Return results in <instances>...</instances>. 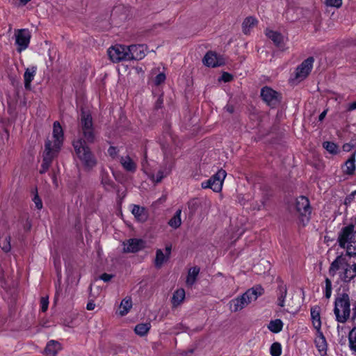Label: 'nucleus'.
Listing matches in <instances>:
<instances>
[{"instance_id": "obj_4", "label": "nucleus", "mask_w": 356, "mask_h": 356, "mask_svg": "<svg viewBox=\"0 0 356 356\" xmlns=\"http://www.w3.org/2000/svg\"><path fill=\"white\" fill-rule=\"evenodd\" d=\"M334 314L339 323H346L350 315V300L348 293H339L334 300Z\"/></svg>"}, {"instance_id": "obj_24", "label": "nucleus", "mask_w": 356, "mask_h": 356, "mask_svg": "<svg viewBox=\"0 0 356 356\" xmlns=\"http://www.w3.org/2000/svg\"><path fill=\"white\" fill-rule=\"evenodd\" d=\"M200 268L194 266L188 270L186 283L188 286H193L196 281L197 277L200 273Z\"/></svg>"}, {"instance_id": "obj_55", "label": "nucleus", "mask_w": 356, "mask_h": 356, "mask_svg": "<svg viewBox=\"0 0 356 356\" xmlns=\"http://www.w3.org/2000/svg\"><path fill=\"white\" fill-rule=\"evenodd\" d=\"M325 115H326V111H324L323 112H322V113L320 114V115H319V117H318V120H319L320 121H322V120L324 119V118L325 117Z\"/></svg>"}, {"instance_id": "obj_7", "label": "nucleus", "mask_w": 356, "mask_h": 356, "mask_svg": "<svg viewBox=\"0 0 356 356\" xmlns=\"http://www.w3.org/2000/svg\"><path fill=\"white\" fill-rule=\"evenodd\" d=\"M127 46L115 44L108 49V55L113 63L129 61Z\"/></svg>"}, {"instance_id": "obj_46", "label": "nucleus", "mask_w": 356, "mask_h": 356, "mask_svg": "<svg viewBox=\"0 0 356 356\" xmlns=\"http://www.w3.org/2000/svg\"><path fill=\"white\" fill-rule=\"evenodd\" d=\"M33 201L35 203V207L38 209H41L42 208V202L41 199L39 197L38 193L35 195Z\"/></svg>"}, {"instance_id": "obj_6", "label": "nucleus", "mask_w": 356, "mask_h": 356, "mask_svg": "<svg viewBox=\"0 0 356 356\" xmlns=\"http://www.w3.org/2000/svg\"><path fill=\"white\" fill-rule=\"evenodd\" d=\"M226 175V171L220 169L216 174L211 176L210 179L202 181L201 186L202 188H211L216 193L220 192Z\"/></svg>"}, {"instance_id": "obj_31", "label": "nucleus", "mask_w": 356, "mask_h": 356, "mask_svg": "<svg viewBox=\"0 0 356 356\" xmlns=\"http://www.w3.org/2000/svg\"><path fill=\"white\" fill-rule=\"evenodd\" d=\"M181 210L178 209L176 211V213H175V215L173 216V217L169 220L168 225L171 227H172L174 229H177L180 227V225L181 224Z\"/></svg>"}, {"instance_id": "obj_12", "label": "nucleus", "mask_w": 356, "mask_h": 356, "mask_svg": "<svg viewBox=\"0 0 356 356\" xmlns=\"http://www.w3.org/2000/svg\"><path fill=\"white\" fill-rule=\"evenodd\" d=\"M129 60H141L145 56V47L143 44H133L127 46Z\"/></svg>"}, {"instance_id": "obj_11", "label": "nucleus", "mask_w": 356, "mask_h": 356, "mask_svg": "<svg viewBox=\"0 0 356 356\" xmlns=\"http://www.w3.org/2000/svg\"><path fill=\"white\" fill-rule=\"evenodd\" d=\"M314 59L313 57H309L302 62L296 70L295 78L298 81L304 80L310 73L314 63Z\"/></svg>"}, {"instance_id": "obj_25", "label": "nucleus", "mask_w": 356, "mask_h": 356, "mask_svg": "<svg viewBox=\"0 0 356 356\" xmlns=\"http://www.w3.org/2000/svg\"><path fill=\"white\" fill-rule=\"evenodd\" d=\"M168 255L163 252L161 249H158L156 252V257L154 259V266L156 268H161L163 264L169 259Z\"/></svg>"}, {"instance_id": "obj_32", "label": "nucleus", "mask_w": 356, "mask_h": 356, "mask_svg": "<svg viewBox=\"0 0 356 356\" xmlns=\"http://www.w3.org/2000/svg\"><path fill=\"white\" fill-rule=\"evenodd\" d=\"M102 184L104 186V188L107 191H111L114 188V182L110 178L108 175L105 172L102 173Z\"/></svg>"}, {"instance_id": "obj_44", "label": "nucleus", "mask_w": 356, "mask_h": 356, "mask_svg": "<svg viewBox=\"0 0 356 356\" xmlns=\"http://www.w3.org/2000/svg\"><path fill=\"white\" fill-rule=\"evenodd\" d=\"M188 209L192 213L195 212L197 209L199 207V204L197 200H192L190 202H188Z\"/></svg>"}, {"instance_id": "obj_2", "label": "nucleus", "mask_w": 356, "mask_h": 356, "mask_svg": "<svg viewBox=\"0 0 356 356\" xmlns=\"http://www.w3.org/2000/svg\"><path fill=\"white\" fill-rule=\"evenodd\" d=\"M63 141V129L58 122H55L53 128V140H47L44 145L43 160L40 173L43 174L48 170L54 158L56 156L60 151Z\"/></svg>"}, {"instance_id": "obj_29", "label": "nucleus", "mask_w": 356, "mask_h": 356, "mask_svg": "<svg viewBox=\"0 0 356 356\" xmlns=\"http://www.w3.org/2000/svg\"><path fill=\"white\" fill-rule=\"evenodd\" d=\"M355 155L353 154L345 163V169L343 172L347 175H353L355 170Z\"/></svg>"}, {"instance_id": "obj_41", "label": "nucleus", "mask_w": 356, "mask_h": 356, "mask_svg": "<svg viewBox=\"0 0 356 356\" xmlns=\"http://www.w3.org/2000/svg\"><path fill=\"white\" fill-rule=\"evenodd\" d=\"M325 291H324L325 297L327 299H329L331 297L332 291V282L329 278L326 277L325 280Z\"/></svg>"}, {"instance_id": "obj_54", "label": "nucleus", "mask_w": 356, "mask_h": 356, "mask_svg": "<svg viewBox=\"0 0 356 356\" xmlns=\"http://www.w3.org/2000/svg\"><path fill=\"white\" fill-rule=\"evenodd\" d=\"M225 109L230 113H232L234 112V107L231 105H227L225 106Z\"/></svg>"}, {"instance_id": "obj_47", "label": "nucleus", "mask_w": 356, "mask_h": 356, "mask_svg": "<svg viewBox=\"0 0 356 356\" xmlns=\"http://www.w3.org/2000/svg\"><path fill=\"white\" fill-rule=\"evenodd\" d=\"M113 275L111 274L108 273H103L100 276V279L102 280L104 282H107L110 281L113 278Z\"/></svg>"}, {"instance_id": "obj_10", "label": "nucleus", "mask_w": 356, "mask_h": 356, "mask_svg": "<svg viewBox=\"0 0 356 356\" xmlns=\"http://www.w3.org/2000/svg\"><path fill=\"white\" fill-rule=\"evenodd\" d=\"M15 43L17 45V51L21 52L25 50L29 44L31 33L26 29H17L15 31Z\"/></svg>"}, {"instance_id": "obj_33", "label": "nucleus", "mask_w": 356, "mask_h": 356, "mask_svg": "<svg viewBox=\"0 0 356 356\" xmlns=\"http://www.w3.org/2000/svg\"><path fill=\"white\" fill-rule=\"evenodd\" d=\"M283 327V323L280 319L270 321L268 328L273 333L280 332Z\"/></svg>"}, {"instance_id": "obj_39", "label": "nucleus", "mask_w": 356, "mask_h": 356, "mask_svg": "<svg viewBox=\"0 0 356 356\" xmlns=\"http://www.w3.org/2000/svg\"><path fill=\"white\" fill-rule=\"evenodd\" d=\"M323 147L330 153L331 154H337L338 151V147L337 145L332 142H324L323 144Z\"/></svg>"}, {"instance_id": "obj_35", "label": "nucleus", "mask_w": 356, "mask_h": 356, "mask_svg": "<svg viewBox=\"0 0 356 356\" xmlns=\"http://www.w3.org/2000/svg\"><path fill=\"white\" fill-rule=\"evenodd\" d=\"M170 168L161 169L157 172L156 175H152L151 178L153 181L159 183L170 172Z\"/></svg>"}, {"instance_id": "obj_20", "label": "nucleus", "mask_w": 356, "mask_h": 356, "mask_svg": "<svg viewBox=\"0 0 356 356\" xmlns=\"http://www.w3.org/2000/svg\"><path fill=\"white\" fill-rule=\"evenodd\" d=\"M120 162L126 171L134 172L136 170V163L129 156H121Z\"/></svg>"}, {"instance_id": "obj_37", "label": "nucleus", "mask_w": 356, "mask_h": 356, "mask_svg": "<svg viewBox=\"0 0 356 356\" xmlns=\"http://www.w3.org/2000/svg\"><path fill=\"white\" fill-rule=\"evenodd\" d=\"M10 241V236L0 238V247L5 252H8L10 250L11 245Z\"/></svg>"}, {"instance_id": "obj_30", "label": "nucleus", "mask_w": 356, "mask_h": 356, "mask_svg": "<svg viewBox=\"0 0 356 356\" xmlns=\"http://www.w3.org/2000/svg\"><path fill=\"white\" fill-rule=\"evenodd\" d=\"M185 298V291L183 289L176 290L172 296V302L175 306L179 305Z\"/></svg>"}, {"instance_id": "obj_56", "label": "nucleus", "mask_w": 356, "mask_h": 356, "mask_svg": "<svg viewBox=\"0 0 356 356\" xmlns=\"http://www.w3.org/2000/svg\"><path fill=\"white\" fill-rule=\"evenodd\" d=\"M20 2L23 4V5H26L28 2H29L31 0H19Z\"/></svg>"}, {"instance_id": "obj_48", "label": "nucleus", "mask_w": 356, "mask_h": 356, "mask_svg": "<svg viewBox=\"0 0 356 356\" xmlns=\"http://www.w3.org/2000/svg\"><path fill=\"white\" fill-rule=\"evenodd\" d=\"M232 79H233L232 75H231L230 74H229L227 72H224L222 75V80L224 81L225 82H229V81H232Z\"/></svg>"}, {"instance_id": "obj_26", "label": "nucleus", "mask_w": 356, "mask_h": 356, "mask_svg": "<svg viewBox=\"0 0 356 356\" xmlns=\"http://www.w3.org/2000/svg\"><path fill=\"white\" fill-rule=\"evenodd\" d=\"M132 307V300L131 297H125L120 305L119 314L122 316L126 315Z\"/></svg>"}, {"instance_id": "obj_50", "label": "nucleus", "mask_w": 356, "mask_h": 356, "mask_svg": "<svg viewBox=\"0 0 356 356\" xmlns=\"http://www.w3.org/2000/svg\"><path fill=\"white\" fill-rule=\"evenodd\" d=\"M108 152L111 156H114L117 154L116 148L114 147H110Z\"/></svg>"}, {"instance_id": "obj_38", "label": "nucleus", "mask_w": 356, "mask_h": 356, "mask_svg": "<svg viewBox=\"0 0 356 356\" xmlns=\"http://www.w3.org/2000/svg\"><path fill=\"white\" fill-rule=\"evenodd\" d=\"M270 355L272 356H280L282 353V347L280 343H273L270 349Z\"/></svg>"}, {"instance_id": "obj_52", "label": "nucleus", "mask_w": 356, "mask_h": 356, "mask_svg": "<svg viewBox=\"0 0 356 356\" xmlns=\"http://www.w3.org/2000/svg\"><path fill=\"white\" fill-rule=\"evenodd\" d=\"M171 250H172V245H166V247H165V254L168 255L169 257H170V254H171Z\"/></svg>"}, {"instance_id": "obj_40", "label": "nucleus", "mask_w": 356, "mask_h": 356, "mask_svg": "<svg viewBox=\"0 0 356 356\" xmlns=\"http://www.w3.org/2000/svg\"><path fill=\"white\" fill-rule=\"evenodd\" d=\"M349 256L356 255V237L345 248Z\"/></svg>"}, {"instance_id": "obj_17", "label": "nucleus", "mask_w": 356, "mask_h": 356, "mask_svg": "<svg viewBox=\"0 0 356 356\" xmlns=\"http://www.w3.org/2000/svg\"><path fill=\"white\" fill-rule=\"evenodd\" d=\"M314 343L318 351L321 355H325L327 352V344L326 339L323 335L321 330L319 331H316V337L314 340Z\"/></svg>"}, {"instance_id": "obj_1", "label": "nucleus", "mask_w": 356, "mask_h": 356, "mask_svg": "<svg viewBox=\"0 0 356 356\" xmlns=\"http://www.w3.org/2000/svg\"><path fill=\"white\" fill-rule=\"evenodd\" d=\"M80 131L83 138H79L73 142V147L77 157L82 163L86 170H90L97 165V159L86 142L92 143L95 134L91 115L83 110L81 111L80 121Z\"/></svg>"}, {"instance_id": "obj_51", "label": "nucleus", "mask_w": 356, "mask_h": 356, "mask_svg": "<svg viewBox=\"0 0 356 356\" xmlns=\"http://www.w3.org/2000/svg\"><path fill=\"white\" fill-rule=\"evenodd\" d=\"M95 307V304L93 302H89L87 304L86 309L88 310H93Z\"/></svg>"}, {"instance_id": "obj_21", "label": "nucleus", "mask_w": 356, "mask_h": 356, "mask_svg": "<svg viewBox=\"0 0 356 356\" xmlns=\"http://www.w3.org/2000/svg\"><path fill=\"white\" fill-rule=\"evenodd\" d=\"M131 213L135 216V218L140 222H144L146 220L147 218V215L144 207H140L138 205H133V208L131 209Z\"/></svg>"}, {"instance_id": "obj_13", "label": "nucleus", "mask_w": 356, "mask_h": 356, "mask_svg": "<svg viewBox=\"0 0 356 356\" xmlns=\"http://www.w3.org/2000/svg\"><path fill=\"white\" fill-rule=\"evenodd\" d=\"M124 252H136L144 247V241L138 238H130L123 242Z\"/></svg>"}, {"instance_id": "obj_15", "label": "nucleus", "mask_w": 356, "mask_h": 356, "mask_svg": "<svg viewBox=\"0 0 356 356\" xmlns=\"http://www.w3.org/2000/svg\"><path fill=\"white\" fill-rule=\"evenodd\" d=\"M347 261L343 256H338L330 264L329 268V274L330 276L334 277L337 272L342 269L343 270L347 266Z\"/></svg>"}, {"instance_id": "obj_5", "label": "nucleus", "mask_w": 356, "mask_h": 356, "mask_svg": "<svg viewBox=\"0 0 356 356\" xmlns=\"http://www.w3.org/2000/svg\"><path fill=\"white\" fill-rule=\"evenodd\" d=\"M291 212H296L300 217L302 218V220L304 222L306 218L308 220V216L311 213V208L309 201L305 196H300L298 197L295 202L289 206Z\"/></svg>"}, {"instance_id": "obj_36", "label": "nucleus", "mask_w": 356, "mask_h": 356, "mask_svg": "<svg viewBox=\"0 0 356 356\" xmlns=\"http://www.w3.org/2000/svg\"><path fill=\"white\" fill-rule=\"evenodd\" d=\"M348 341L350 350L356 353V327H353L349 332Z\"/></svg>"}, {"instance_id": "obj_19", "label": "nucleus", "mask_w": 356, "mask_h": 356, "mask_svg": "<svg viewBox=\"0 0 356 356\" xmlns=\"http://www.w3.org/2000/svg\"><path fill=\"white\" fill-rule=\"evenodd\" d=\"M37 71L36 66H32L26 69L24 74V87L26 90H31V83L33 80Z\"/></svg>"}, {"instance_id": "obj_3", "label": "nucleus", "mask_w": 356, "mask_h": 356, "mask_svg": "<svg viewBox=\"0 0 356 356\" xmlns=\"http://www.w3.org/2000/svg\"><path fill=\"white\" fill-rule=\"evenodd\" d=\"M264 292V289L259 285L247 290L243 295L229 302L230 310L234 312L242 310L252 301H255Z\"/></svg>"}, {"instance_id": "obj_23", "label": "nucleus", "mask_w": 356, "mask_h": 356, "mask_svg": "<svg viewBox=\"0 0 356 356\" xmlns=\"http://www.w3.org/2000/svg\"><path fill=\"white\" fill-rule=\"evenodd\" d=\"M311 317L314 328L316 330V331L321 330V321L318 307H313L311 309Z\"/></svg>"}, {"instance_id": "obj_16", "label": "nucleus", "mask_w": 356, "mask_h": 356, "mask_svg": "<svg viewBox=\"0 0 356 356\" xmlns=\"http://www.w3.org/2000/svg\"><path fill=\"white\" fill-rule=\"evenodd\" d=\"M265 34L277 47L282 48L284 46V38L280 33L267 29Z\"/></svg>"}, {"instance_id": "obj_45", "label": "nucleus", "mask_w": 356, "mask_h": 356, "mask_svg": "<svg viewBox=\"0 0 356 356\" xmlns=\"http://www.w3.org/2000/svg\"><path fill=\"white\" fill-rule=\"evenodd\" d=\"M165 78L166 77L164 73L159 74L154 80L155 85L159 86L163 83L165 80Z\"/></svg>"}, {"instance_id": "obj_43", "label": "nucleus", "mask_w": 356, "mask_h": 356, "mask_svg": "<svg viewBox=\"0 0 356 356\" xmlns=\"http://www.w3.org/2000/svg\"><path fill=\"white\" fill-rule=\"evenodd\" d=\"M49 298L48 297H42L40 300L41 310L42 312H45L48 309Z\"/></svg>"}, {"instance_id": "obj_49", "label": "nucleus", "mask_w": 356, "mask_h": 356, "mask_svg": "<svg viewBox=\"0 0 356 356\" xmlns=\"http://www.w3.org/2000/svg\"><path fill=\"white\" fill-rule=\"evenodd\" d=\"M355 109H356V101L348 104V108H347L348 111H353Z\"/></svg>"}, {"instance_id": "obj_14", "label": "nucleus", "mask_w": 356, "mask_h": 356, "mask_svg": "<svg viewBox=\"0 0 356 356\" xmlns=\"http://www.w3.org/2000/svg\"><path fill=\"white\" fill-rule=\"evenodd\" d=\"M202 61L205 65L211 67L220 66L225 63L222 58L218 56L216 53L213 51L207 52L204 56Z\"/></svg>"}, {"instance_id": "obj_9", "label": "nucleus", "mask_w": 356, "mask_h": 356, "mask_svg": "<svg viewBox=\"0 0 356 356\" xmlns=\"http://www.w3.org/2000/svg\"><path fill=\"white\" fill-rule=\"evenodd\" d=\"M261 97L269 106L275 108L280 102V95L270 87L265 86L261 90Z\"/></svg>"}, {"instance_id": "obj_18", "label": "nucleus", "mask_w": 356, "mask_h": 356, "mask_svg": "<svg viewBox=\"0 0 356 356\" xmlns=\"http://www.w3.org/2000/svg\"><path fill=\"white\" fill-rule=\"evenodd\" d=\"M276 295L277 298V305L281 307H284L285 299L287 295V287L286 285L283 283V282H280L276 290Z\"/></svg>"}, {"instance_id": "obj_53", "label": "nucleus", "mask_w": 356, "mask_h": 356, "mask_svg": "<svg viewBox=\"0 0 356 356\" xmlns=\"http://www.w3.org/2000/svg\"><path fill=\"white\" fill-rule=\"evenodd\" d=\"M163 104V99H162V98L160 97L157 99V101H156V106H156V108H160L161 107V104Z\"/></svg>"}, {"instance_id": "obj_42", "label": "nucleus", "mask_w": 356, "mask_h": 356, "mask_svg": "<svg viewBox=\"0 0 356 356\" xmlns=\"http://www.w3.org/2000/svg\"><path fill=\"white\" fill-rule=\"evenodd\" d=\"M327 6L339 8L342 5V0H325Z\"/></svg>"}, {"instance_id": "obj_28", "label": "nucleus", "mask_w": 356, "mask_h": 356, "mask_svg": "<svg viewBox=\"0 0 356 356\" xmlns=\"http://www.w3.org/2000/svg\"><path fill=\"white\" fill-rule=\"evenodd\" d=\"M257 23V20L252 17L245 18L242 24L243 33L245 35L248 34L250 29L256 26Z\"/></svg>"}, {"instance_id": "obj_8", "label": "nucleus", "mask_w": 356, "mask_h": 356, "mask_svg": "<svg viewBox=\"0 0 356 356\" xmlns=\"http://www.w3.org/2000/svg\"><path fill=\"white\" fill-rule=\"evenodd\" d=\"M356 237V231L353 224L343 227L338 234L337 241L341 248H345Z\"/></svg>"}, {"instance_id": "obj_34", "label": "nucleus", "mask_w": 356, "mask_h": 356, "mask_svg": "<svg viewBox=\"0 0 356 356\" xmlns=\"http://www.w3.org/2000/svg\"><path fill=\"white\" fill-rule=\"evenodd\" d=\"M151 327L150 323H140L138 324L134 329L135 332L139 336H145L147 334Z\"/></svg>"}, {"instance_id": "obj_27", "label": "nucleus", "mask_w": 356, "mask_h": 356, "mask_svg": "<svg viewBox=\"0 0 356 356\" xmlns=\"http://www.w3.org/2000/svg\"><path fill=\"white\" fill-rule=\"evenodd\" d=\"M59 349L60 343L55 341H51L47 343L44 350L47 355L56 356Z\"/></svg>"}, {"instance_id": "obj_22", "label": "nucleus", "mask_w": 356, "mask_h": 356, "mask_svg": "<svg viewBox=\"0 0 356 356\" xmlns=\"http://www.w3.org/2000/svg\"><path fill=\"white\" fill-rule=\"evenodd\" d=\"M339 277L341 280L346 283L350 282L356 277L355 273H353L352 266L350 264H347V266H346L343 271L340 273Z\"/></svg>"}]
</instances>
